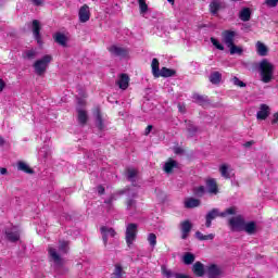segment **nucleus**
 I'll return each instance as SVG.
<instances>
[{"label":"nucleus","instance_id":"nucleus-1","mask_svg":"<svg viewBox=\"0 0 278 278\" xmlns=\"http://www.w3.org/2000/svg\"><path fill=\"white\" fill-rule=\"evenodd\" d=\"M48 253L54 266L56 268H62V265L64 264V258H62V255H66V253H68V241H60L59 249L50 247L48 249Z\"/></svg>","mask_w":278,"mask_h":278},{"label":"nucleus","instance_id":"nucleus-2","mask_svg":"<svg viewBox=\"0 0 278 278\" xmlns=\"http://www.w3.org/2000/svg\"><path fill=\"white\" fill-rule=\"evenodd\" d=\"M258 71L261 75V81H263V84H270V81L275 79L276 66L275 63L270 62V60L263 59L258 63Z\"/></svg>","mask_w":278,"mask_h":278},{"label":"nucleus","instance_id":"nucleus-3","mask_svg":"<svg viewBox=\"0 0 278 278\" xmlns=\"http://www.w3.org/2000/svg\"><path fill=\"white\" fill-rule=\"evenodd\" d=\"M238 214V208L235 206H230L226 208L224 212L218 211V208H213L211 212L206 214V227H212V220L220 216V218H227V216H236Z\"/></svg>","mask_w":278,"mask_h":278},{"label":"nucleus","instance_id":"nucleus-4","mask_svg":"<svg viewBox=\"0 0 278 278\" xmlns=\"http://www.w3.org/2000/svg\"><path fill=\"white\" fill-rule=\"evenodd\" d=\"M51 62H53V56H51V54H46L41 59H38L37 61H35L33 68H35L36 75H39V76L45 75Z\"/></svg>","mask_w":278,"mask_h":278},{"label":"nucleus","instance_id":"nucleus-5","mask_svg":"<svg viewBox=\"0 0 278 278\" xmlns=\"http://www.w3.org/2000/svg\"><path fill=\"white\" fill-rule=\"evenodd\" d=\"M138 237V224H127L126 225V232H125V240L127 247H131L134 242H136V238Z\"/></svg>","mask_w":278,"mask_h":278},{"label":"nucleus","instance_id":"nucleus-6","mask_svg":"<svg viewBox=\"0 0 278 278\" xmlns=\"http://www.w3.org/2000/svg\"><path fill=\"white\" fill-rule=\"evenodd\" d=\"M225 270L223 269V266L216 265V264H210L205 268V274L208 278H219L223 277Z\"/></svg>","mask_w":278,"mask_h":278},{"label":"nucleus","instance_id":"nucleus-7","mask_svg":"<svg viewBox=\"0 0 278 278\" xmlns=\"http://www.w3.org/2000/svg\"><path fill=\"white\" fill-rule=\"evenodd\" d=\"M244 223V217H242V215H236L228 219V225L232 231H242Z\"/></svg>","mask_w":278,"mask_h":278},{"label":"nucleus","instance_id":"nucleus-8","mask_svg":"<svg viewBox=\"0 0 278 278\" xmlns=\"http://www.w3.org/2000/svg\"><path fill=\"white\" fill-rule=\"evenodd\" d=\"M237 36L238 33H236L235 30H224L222 33V42H224V45L229 48L231 47V45H233Z\"/></svg>","mask_w":278,"mask_h":278},{"label":"nucleus","instance_id":"nucleus-9","mask_svg":"<svg viewBox=\"0 0 278 278\" xmlns=\"http://www.w3.org/2000/svg\"><path fill=\"white\" fill-rule=\"evenodd\" d=\"M100 233L102 236L104 247H108V240H110V238L116 237V230H114V228H110L108 226H102L100 228Z\"/></svg>","mask_w":278,"mask_h":278},{"label":"nucleus","instance_id":"nucleus-10","mask_svg":"<svg viewBox=\"0 0 278 278\" xmlns=\"http://www.w3.org/2000/svg\"><path fill=\"white\" fill-rule=\"evenodd\" d=\"M109 51L112 55H115L116 58H127L129 55V50L127 48L116 45L111 46L109 48Z\"/></svg>","mask_w":278,"mask_h":278},{"label":"nucleus","instance_id":"nucleus-11","mask_svg":"<svg viewBox=\"0 0 278 278\" xmlns=\"http://www.w3.org/2000/svg\"><path fill=\"white\" fill-rule=\"evenodd\" d=\"M225 8H227V4L223 0H213L210 3V12L213 15L218 14V12H220V10H225Z\"/></svg>","mask_w":278,"mask_h":278},{"label":"nucleus","instance_id":"nucleus-12","mask_svg":"<svg viewBox=\"0 0 278 278\" xmlns=\"http://www.w3.org/2000/svg\"><path fill=\"white\" fill-rule=\"evenodd\" d=\"M7 240L10 242H18L21 240V229L18 227H13L5 231Z\"/></svg>","mask_w":278,"mask_h":278},{"label":"nucleus","instance_id":"nucleus-13","mask_svg":"<svg viewBox=\"0 0 278 278\" xmlns=\"http://www.w3.org/2000/svg\"><path fill=\"white\" fill-rule=\"evenodd\" d=\"M78 18L80 23H88L90 21V7L84 4L78 11Z\"/></svg>","mask_w":278,"mask_h":278},{"label":"nucleus","instance_id":"nucleus-14","mask_svg":"<svg viewBox=\"0 0 278 278\" xmlns=\"http://www.w3.org/2000/svg\"><path fill=\"white\" fill-rule=\"evenodd\" d=\"M270 114V109L266 104H261L256 113L257 121H266Z\"/></svg>","mask_w":278,"mask_h":278},{"label":"nucleus","instance_id":"nucleus-15","mask_svg":"<svg viewBox=\"0 0 278 278\" xmlns=\"http://www.w3.org/2000/svg\"><path fill=\"white\" fill-rule=\"evenodd\" d=\"M242 231H245V233H248V236H255V233H257V223L244 222Z\"/></svg>","mask_w":278,"mask_h":278},{"label":"nucleus","instance_id":"nucleus-16","mask_svg":"<svg viewBox=\"0 0 278 278\" xmlns=\"http://www.w3.org/2000/svg\"><path fill=\"white\" fill-rule=\"evenodd\" d=\"M33 36L38 45H42L40 37V22L38 20L33 21Z\"/></svg>","mask_w":278,"mask_h":278},{"label":"nucleus","instance_id":"nucleus-17","mask_svg":"<svg viewBox=\"0 0 278 278\" xmlns=\"http://www.w3.org/2000/svg\"><path fill=\"white\" fill-rule=\"evenodd\" d=\"M180 231H181V238L182 240H186L188 238L190 231H192V223L190 220H185L180 224Z\"/></svg>","mask_w":278,"mask_h":278},{"label":"nucleus","instance_id":"nucleus-18","mask_svg":"<svg viewBox=\"0 0 278 278\" xmlns=\"http://www.w3.org/2000/svg\"><path fill=\"white\" fill-rule=\"evenodd\" d=\"M117 86L121 90H127L129 88V76L127 74H121Z\"/></svg>","mask_w":278,"mask_h":278},{"label":"nucleus","instance_id":"nucleus-19","mask_svg":"<svg viewBox=\"0 0 278 278\" xmlns=\"http://www.w3.org/2000/svg\"><path fill=\"white\" fill-rule=\"evenodd\" d=\"M184 205L187 210H192L201 205V200L194 198H187L185 199Z\"/></svg>","mask_w":278,"mask_h":278},{"label":"nucleus","instance_id":"nucleus-20","mask_svg":"<svg viewBox=\"0 0 278 278\" xmlns=\"http://www.w3.org/2000/svg\"><path fill=\"white\" fill-rule=\"evenodd\" d=\"M192 271L197 277H203V275H205V266L201 262H195L193 264Z\"/></svg>","mask_w":278,"mask_h":278},{"label":"nucleus","instance_id":"nucleus-21","mask_svg":"<svg viewBox=\"0 0 278 278\" xmlns=\"http://www.w3.org/2000/svg\"><path fill=\"white\" fill-rule=\"evenodd\" d=\"M268 47L264 45L262 41L256 42V53L257 55H261V58H265V55H268Z\"/></svg>","mask_w":278,"mask_h":278},{"label":"nucleus","instance_id":"nucleus-22","mask_svg":"<svg viewBox=\"0 0 278 278\" xmlns=\"http://www.w3.org/2000/svg\"><path fill=\"white\" fill-rule=\"evenodd\" d=\"M239 18H240V21H243V23H247V22L251 21V9L243 8L239 12Z\"/></svg>","mask_w":278,"mask_h":278},{"label":"nucleus","instance_id":"nucleus-23","mask_svg":"<svg viewBox=\"0 0 278 278\" xmlns=\"http://www.w3.org/2000/svg\"><path fill=\"white\" fill-rule=\"evenodd\" d=\"M206 188L211 194H217L218 193V186L216 185L215 179H208L206 180Z\"/></svg>","mask_w":278,"mask_h":278},{"label":"nucleus","instance_id":"nucleus-24","mask_svg":"<svg viewBox=\"0 0 278 278\" xmlns=\"http://www.w3.org/2000/svg\"><path fill=\"white\" fill-rule=\"evenodd\" d=\"M230 55H242L244 53V49L242 46H236V43H232L231 46H228Z\"/></svg>","mask_w":278,"mask_h":278},{"label":"nucleus","instance_id":"nucleus-25","mask_svg":"<svg viewBox=\"0 0 278 278\" xmlns=\"http://www.w3.org/2000/svg\"><path fill=\"white\" fill-rule=\"evenodd\" d=\"M78 123L79 125H86L88 123V112L84 109H78Z\"/></svg>","mask_w":278,"mask_h":278},{"label":"nucleus","instance_id":"nucleus-26","mask_svg":"<svg viewBox=\"0 0 278 278\" xmlns=\"http://www.w3.org/2000/svg\"><path fill=\"white\" fill-rule=\"evenodd\" d=\"M219 173L224 179H231V169L229 168V165L223 164L219 166Z\"/></svg>","mask_w":278,"mask_h":278},{"label":"nucleus","instance_id":"nucleus-27","mask_svg":"<svg viewBox=\"0 0 278 278\" xmlns=\"http://www.w3.org/2000/svg\"><path fill=\"white\" fill-rule=\"evenodd\" d=\"M164 172L168 174L173 173V168H177V162L173 159H169L164 165Z\"/></svg>","mask_w":278,"mask_h":278},{"label":"nucleus","instance_id":"nucleus-28","mask_svg":"<svg viewBox=\"0 0 278 278\" xmlns=\"http://www.w3.org/2000/svg\"><path fill=\"white\" fill-rule=\"evenodd\" d=\"M17 170H22V173H27L28 175L34 173L31 167H29V165L23 161L17 162Z\"/></svg>","mask_w":278,"mask_h":278},{"label":"nucleus","instance_id":"nucleus-29","mask_svg":"<svg viewBox=\"0 0 278 278\" xmlns=\"http://www.w3.org/2000/svg\"><path fill=\"white\" fill-rule=\"evenodd\" d=\"M152 75L154 77H160V61L157 59H153L151 63Z\"/></svg>","mask_w":278,"mask_h":278},{"label":"nucleus","instance_id":"nucleus-30","mask_svg":"<svg viewBox=\"0 0 278 278\" xmlns=\"http://www.w3.org/2000/svg\"><path fill=\"white\" fill-rule=\"evenodd\" d=\"M54 40L58 42V45H61V47H66V42H68V38H66L62 33H58Z\"/></svg>","mask_w":278,"mask_h":278},{"label":"nucleus","instance_id":"nucleus-31","mask_svg":"<svg viewBox=\"0 0 278 278\" xmlns=\"http://www.w3.org/2000/svg\"><path fill=\"white\" fill-rule=\"evenodd\" d=\"M194 260H195L194 254H192V253H190V252L185 253L184 256H182V262H184V264H186L187 266H190V264H193V263H194Z\"/></svg>","mask_w":278,"mask_h":278},{"label":"nucleus","instance_id":"nucleus-32","mask_svg":"<svg viewBox=\"0 0 278 278\" xmlns=\"http://www.w3.org/2000/svg\"><path fill=\"white\" fill-rule=\"evenodd\" d=\"M173 75H175V71L168 67H163L159 71V77H173Z\"/></svg>","mask_w":278,"mask_h":278},{"label":"nucleus","instance_id":"nucleus-33","mask_svg":"<svg viewBox=\"0 0 278 278\" xmlns=\"http://www.w3.org/2000/svg\"><path fill=\"white\" fill-rule=\"evenodd\" d=\"M126 175L129 181H136V177H138V170L135 168H128Z\"/></svg>","mask_w":278,"mask_h":278},{"label":"nucleus","instance_id":"nucleus-34","mask_svg":"<svg viewBox=\"0 0 278 278\" xmlns=\"http://www.w3.org/2000/svg\"><path fill=\"white\" fill-rule=\"evenodd\" d=\"M148 242H149L151 249H155V247L157 244V236H155V233H153V232L149 233Z\"/></svg>","mask_w":278,"mask_h":278},{"label":"nucleus","instance_id":"nucleus-35","mask_svg":"<svg viewBox=\"0 0 278 278\" xmlns=\"http://www.w3.org/2000/svg\"><path fill=\"white\" fill-rule=\"evenodd\" d=\"M222 75L219 72H214L210 76L211 84H220Z\"/></svg>","mask_w":278,"mask_h":278},{"label":"nucleus","instance_id":"nucleus-36","mask_svg":"<svg viewBox=\"0 0 278 278\" xmlns=\"http://www.w3.org/2000/svg\"><path fill=\"white\" fill-rule=\"evenodd\" d=\"M96 123H97L99 129H101V130L104 129L103 118L101 117V111H99V110L96 111Z\"/></svg>","mask_w":278,"mask_h":278},{"label":"nucleus","instance_id":"nucleus-37","mask_svg":"<svg viewBox=\"0 0 278 278\" xmlns=\"http://www.w3.org/2000/svg\"><path fill=\"white\" fill-rule=\"evenodd\" d=\"M139 3V10H140V14H147V12L149 11V5L147 4L146 0H137Z\"/></svg>","mask_w":278,"mask_h":278},{"label":"nucleus","instance_id":"nucleus-38","mask_svg":"<svg viewBox=\"0 0 278 278\" xmlns=\"http://www.w3.org/2000/svg\"><path fill=\"white\" fill-rule=\"evenodd\" d=\"M36 55H38V52L36 51V49L26 50L24 52V58L26 60H34Z\"/></svg>","mask_w":278,"mask_h":278},{"label":"nucleus","instance_id":"nucleus-39","mask_svg":"<svg viewBox=\"0 0 278 278\" xmlns=\"http://www.w3.org/2000/svg\"><path fill=\"white\" fill-rule=\"evenodd\" d=\"M195 237L198 238V240H214L215 235L214 233L203 235L202 232L198 231L195 232Z\"/></svg>","mask_w":278,"mask_h":278},{"label":"nucleus","instance_id":"nucleus-40","mask_svg":"<svg viewBox=\"0 0 278 278\" xmlns=\"http://www.w3.org/2000/svg\"><path fill=\"white\" fill-rule=\"evenodd\" d=\"M192 99L195 103H199V105H203V103H205V101H207V98H205L199 93H194L192 96Z\"/></svg>","mask_w":278,"mask_h":278},{"label":"nucleus","instance_id":"nucleus-41","mask_svg":"<svg viewBox=\"0 0 278 278\" xmlns=\"http://www.w3.org/2000/svg\"><path fill=\"white\" fill-rule=\"evenodd\" d=\"M211 42L215 49H218V51H225V46H223L218 39L211 37Z\"/></svg>","mask_w":278,"mask_h":278},{"label":"nucleus","instance_id":"nucleus-42","mask_svg":"<svg viewBox=\"0 0 278 278\" xmlns=\"http://www.w3.org/2000/svg\"><path fill=\"white\" fill-rule=\"evenodd\" d=\"M49 153H50L49 147H43L39 150L38 155L39 157L45 159L49 156Z\"/></svg>","mask_w":278,"mask_h":278},{"label":"nucleus","instance_id":"nucleus-43","mask_svg":"<svg viewBox=\"0 0 278 278\" xmlns=\"http://www.w3.org/2000/svg\"><path fill=\"white\" fill-rule=\"evenodd\" d=\"M186 123H187V128H188L190 136H194V134H197V128H195L194 124H192V122H186Z\"/></svg>","mask_w":278,"mask_h":278},{"label":"nucleus","instance_id":"nucleus-44","mask_svg":"<svg viewBox=\"0 0 278 278\" xmlns=\"http://www.w3.org/2000/svg\"><path fill=\"white\" fill-rule=\"evenodd\" d=\"M232 83L235 86H239V88H244L247 86V84H244V81L240 80L238 77H233Z\"/></svg>","mask_w":278,"mask_h":278},{"label":"nucleus","instance_id":"nucleus-45","mask_svg":"<svg viewBox=\"0 0 278 278\" xmlns=\"http://www.w3.org/2000/svg\"><path fill=\"white\" fill-rule=\"evenodd\" d=\"M278 0H265L264 5L267 8H277Z\"/></svg>","mask_w":278,"mask_h":278},{"label":"nucleus","instance_id":"nucleus-46","mask_svg":"<svg viewBox=\"0 0 278 278\" xmlns=\"http://www.w3.org/2000/svg\"><path fill=\"white\" fill-rule=\"evenodd\" d=\"M194 194H197L198 197H203V194H205V187L200 186V187L195 188Z\"/></svg>","mask_w":278,"mask_h":278},{"label":"nucleus","instance_id":"nucleus-47","mask_svg":"<svg viewBox=\"0 0 278 278\" xmlns=\"http://www.w3.org/2000/svg\"><path fill=\"white\" fill-rule=\"evenodd\" d=\"M113 276L115 278H123V268L121 266H116Z\"/></svg>","mask_w":278,"mask_h":278},{"label":"nucleus","instance_id":"nucleus-48","mask_svg":"<svg viewBox=\"0 0 278 278\" xmlns=\"http://www.w3.org/2000/svg\"><path fill=\"white\" fill-rule=\"evenodd\" d=\"M162 274L166 278L173 277V271H170V269L166 268V266H162Z\"/></svg>","mask_w":278,"mask_h":278},{"label":"nucleus","instance_id":"nucleus-49","mask_svg":"<svg viewBox=\"0 0 278 278\" xmlns=\"http://www.w3.org/2000/svg\"><path fill=\"white\" fill-rule=\"evenodd\" d=\"M127 207H128V210H131V208L136 207V201L129 200L127 202Z\"/></svg>","mask_w":278,"mask_h":278},{"label":"nucleus","instance_id":"nucleus-50","mask_svg":"<svg viewBox=\"0 0 278 278\" xmlns=\"http://www.w3.org/2000/svg\"><path fill=\"white\" fill-rule=\"evenodd\" d=\"M152 130H153V126H151V125L147 126V128L144 130V136H149Z\"/></svg>","mask_w":278,"mask_h":278},{"label":"nucleus","instance_id":"nucleus-51","mask_svg":"<svg viewBox=\"0 0 278 278\" xmlns=\"http://www.w3.org/2000/svg\"><path fill=\"white\" fill-rule=\"evenodd\" d=\"M4 89H5V81L0 78V92H3Z\"/></svg>","mask_w":278,"mask_h":278},{"label":"nucleus","instance_id":"nucleus-52","mask_svg":"<svg viewBox=\"0 0 278 278\" xmlns=\"http://www.w3.org/2000/svg\"><path fill=\"white\" fill-rule=\"evenodd\" d=\"M98 192H99L100 194H104V193H105V188H103V186H99V187H98Z\"/></svg>","mask_w":278,"mask_h":278},{"label":"nucleus","instance_id":"nucleus-53","mask_svg":"<svg viewBox=\"0 0 278 278\" xmlns=\"http://www.w3.org/2000/svg\"><path fill=\"white\" fill-rule=\"evenodd\" d=\"M34 5H42V0H30Z\"/></svg>","mask_w":278,"mask_h":278},{"label":"nucleus","instance_id":"nucleus-54","mask_svg":"<svg viewBox=\"0 0 278 278\" xmlns=\"http://www.w3.org/2000/svg\"><path fill=\"white\" fill-rule=\"evenodd\" d=\"M0 174L1 175H8V169L5 167L0 168Z\"/></svg>","mask_w":278,"mask_h":278},{"label":"nucleus","instance_id":"nucleus-55","mask_svg":"<svg viewBox=\"0 0 278 278\" xmlns=\"http://www.w3.org/2000/svg\"><path fill=\"white\" fill-rule=\"evenodd\" d=\"M178 110H179V112H181V113H185V112H186V108H185L184 105H181V104H178Z\"/></svg>","mask_w":278,"mask_h":278},{"label":"nucleus","instance_id":"nucleus-56","mask_svg":"<svg viewBox=\"0 0 278 278\" xmlns=\"http://www.w3.org/2000/svg\"><path fill=\"white\" fill-rule=\"evenodd\" d=\"M4 142L3 138L0 137V147H3Z\"/></svg>","mask_w":278,"mask_h":278},{"label":"nucleus","instance_id":"nucleus-57","mask_svg":"<svg viewBox=\"0 0 278 278\" xmlns=\"http://www.w3.org/2000/svg\"><path fill=\"white\" fill-rule=\"evenodd\" d=\"M168 3H172V5H175V0H167Z\"/></svg>","mask_w":278,"mask_h":278},{"label":"nucleus","instance_id":"nucleus-58","mask_svg":"<svg viewBox=\"0 0 278 278\" xmlns=\"http://www.w3.org/2000/svg\"><path fill=\"white\" fill-rule=\"evenodd\" d=\"M245 147H251V142L245 143Z\"/></svg>","mask_w":278,"mask_h":278}]
</instances>
